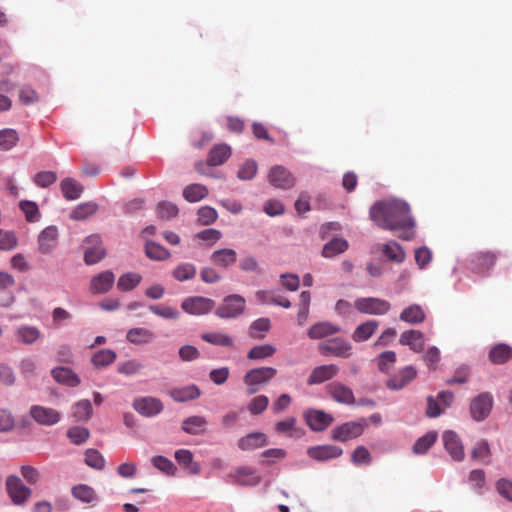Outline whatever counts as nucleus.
I'll list each match as a JSON object with an SVG mask.
<instances>
[{
	"instance_id": "nucleus-39",
	"label": "nucleus",
	"mask_w": 512,
	"mask_h": 512,
	"mask_svg": "<svg viewBox=\"0 0 512 512\" xmlns=\"http://www.w3.org/2000/svg\"><path fill=\"white\" fill-rule=\"evenodd\" d=\"M98 204L88 201L77 205L71 212L70 218L76 221L86 220L98 211Z\"/></svg>"
},
{
	"instance_id": "nucleus-62",
	"label": "nucleus",
	"mask_w": 512,
	"mask_h": 512,
	"mask_svg": "<svg viewBox=\"0 0 512 512\" xmlns=\"http://www.w3.org/2000/svg\"><path fill=\"white\" fill-rule=\"evenodd\" d=\"M143 364L136 359L127 360L118 364L117 370L120 374L130 376L138 373Z\"/></svg>"
},
{
	"instance_id": "nucleus-18",
	"label": "nucleus",
	"mask_w": 512,
	"mask_h": 512,
	"mask_svg": "<svg viewBox=\"0 0 512 512\" xmlns=\"http://www.w3.org/2000/svg\"><path fill=\"white\" fill-rule=\"evenodd\" d=\"M444 447L453 460L462 461L464 459V448L458 437L453 431H445L442 435Z\"/></svg>"
},
{
	"instance_id": "nucleus-37",
	"label": "nucleus",
	"mask_w": 512,
	"mask_h": 512,
	"mask_svg": "<svg viewBox=\"0 0 512 512\" xmlns=\"http://www.w3.org/2000/svg\"><path fill=\"white\" fill-rule=\"evenodd\" d=\"M236 251L230 248L216 250L211 255V260L215 265L227 268L236 262Z\"/></svg>"
},
{
	"instance_id": "nucleus-41",
	"label": "nucleus",
	"mask_w": 512,
	"mask_h": 512,
	"mask_svg": "<svg viewBox=\"0 0 512 512\" xmlns=\"http://www.w3.org/2000/svg\"><path fill=\"white\" fill-rule=\"evenodd\" d=\"M266 445V436L263 433L255 432L242 437L238 446L241 450H253Z\"/></svg>"
},
{
	"instance_id": "nucleus-59",
	"label": "nucleus",
	"mask_w": 512,
	"mask_h": 512,
	"mask_svg": "<svg viewBox=\"0 0 512 512\" xmlns=\"http://www.w3.org/2000/svg\"><path fill=\"white\" fill-rule=\"evenodd\" d=\"M256 296L258 299H260L262 302H272L275 305L281 306L283 308H290L291 302L284 296L281 295H274L270 292L265 291H258L256 293Z\"/></svg>"
},
{
	"instance_id": "nucleus-46",
	"label": "nucleus",
	"mask_w": 512,
	"mask_h": 512,
	"mask_svg": "<svg viewBox=\"0 0 512 512\" xmlns=\"http://www.w3.org/2000/svg\"><path fill=\"white\" fill-rule=\"evenodd\" d=\"M208 195V189L206 186L195 183L190 184L183 190V197L188 202H198Z\"/></svg>"
},
{
	"instance_id": "nucleus-43",
	"label": "nucleus",
	"mask_w": 512,
	"mask_h": 512,
	"mask_svg": "<svg viewBox=\"0 0 512 512\" xmlns=\"http://www.w3.org/2000/svg\"><path fill=\"white\" fill-rule=\"evenodd\" d=\"M347 248L348 243L346 240L341 238H334L324 245L322 255L326 258H332L345 252Z\"/></svg>"
},
{
	"instance_id": "nucleus-5",
	"label": "nucleus",
	"mask_w": 512,
	"mask_h": 512,
	"mask_svg": "<svg viewBox=\"0 0 512 512\" xmlns=\"http://www.w3.org/2000/svg\"><path fill=\"white\" fill-rule=\"evenodd\" d=\"M367 426L368 424L365 419L346 422L335 427L332 430L331 437L335 441L346 442L361 436Z\"/></svg>"
},
{
	"instance_id": "nucleus-22",
	"label": "nucleus",
	"mask_w": 512,
	"mask_h": 512,
	"mask_svg": "<svg viewBox=\"0 0 512 512\" xmlns=\"http://www.w3.org/2000/svg\"><path fill=\"white\" fill-rule=\"evenodd\" d=\"M343 450L334 445H319L310 447L307 454L310 458L317 461H327L330 459L338 458L342 455Z\"/></svg>"
},
{
	"instance_id": "nucleus-23",
	"label": "nucleus",
	"mask_w": 512,
	"mask_h": 512,
	"mask_svg": "<svg viewBox=\"0 0 512 512\" xmlns=\"http://www.w3.org/2000/svg\"><path fill=\"white\" fill-rule=\"evenodd\" d=\"M496 254L490 251L478 252L473 255L470 260L471 270L477 273H482L490 269L496 261Z\"/></svg>"
},
{
	"instance_id": "nucleus-7",
	"label": "nucleus",
	"mask_w": 512,
	"mask_h": 512,
	"mask_svg": "<svg viewBox=\"0 0 512 512\" xmlns=\"http://www.w3.org/2000/svg\"><path fill=\"white\" fill-rule=\"evenodd\" d=\"M5 485L8 495L15 505L25 504L32 494L31 489L25 486L18 476H8Z\"/></svg>"
},
{
	"instance_id": "nucleus-35",
	"label": "nucleus",
	"mask_w": 512,
	"mask_h": 512,
	"mask_svg": "<svg viewBox=\"0 0 512 512\" xmlns=\"http://www.w3.org/2000/svg\"><path fill=\"white\" fill-rule=\"evenodd\" d=\"M231 155V148L227 144L215 145L209 152L207 164L209 166L222 165Z\"/></svg>"
},
{
	"instance_id": "nucleus-61",
	"label": "nucleus",
	"mask_w": 512,
	"mask_h": 512,
	"mask_svg": "<svg viewBox=\"0 0 512 512\" xmlns=\"http://www.w3.org/2000/svg\"><path fill=\"white\" fill-rule=\"evenodd\" d=\"M269 404V399L266 395H258L250 401L248 411L252 415H259L264 412Z\"/></svg>"
},
{
	"instance_id": "nucleus-10",
	"label": "nucleus",
	"mask_w": 512,
	"mask_h": 512,
	"mask_svg": "<svg viewBox=\"0 0 512 512\" xmlns=\"http://www.w3.org/2000/svg\"><path fill=\"white\" fill-rule=\"evenodd\" d=\"M307 426L315 432L327 429L334 421L331 414L319 409H308L303 414Z\"/></svg>"
},
{
	"instance_id": "nucleus-38",
	"label": "nucleus",
	"mask_w": 512,
	"mask_h": 512,
	"mask_svg": "<svg viewBox=\"0 0 512 512\" xmlns=\"http://www.w3.org/2000/svg\"><path fill=\"white\" fill-rule=\"evenodd\" d=\"M378 328V322L375 320H368L356 327L352 334V339L355 342H364L372 337Z\"/></svg>"
},
{
	"instance_id": "nucleus-51",
	"label": "nucleus",
	"mask_w": 512,
	"mask_h": 512,
	"mask_svg": "<svg viewBox=\"0 0 512 512\" xmlns=\"http://www.w3.org/2000/svg\"><path fill=\"white\" fill-rule=\"evenodd\" d=\"M437 433L435 431L428 432L420 437L413 445V452L416 454H424L436 442Z\"/></svg>"
},
{
	"instance_id": "nucleus-11",
	"label": "nucleus",
	"mask_w": 512,
	"mask_h": 512,
	"mask_svg": "<svg viewBox=\"0 0 512 512\" xmlns=\"http://www.w3.org/2000/svg\"><path fill=\"white\" fill-rule=\"evenodd\" d=\"M227 481L241 486H255L260 483L261 477L253 467H238L227 476Z\"/></svg>"
},
{
	"instance_id": "nucleus-25",
	"label": "nucleus",
	"mask_w": 512,
	"mask_h": 512,
	"mask_svg": "<svg viewBox=\"0 0 512 512\" xmlns=\"http://www.w3.org/2000/svg\"><path fill=\"white\" fill-rule=\"evenodd\" d=\"M72 496L78 501L94 506L98 501L96 491L87 484H78L71 488Z\"/></svg>"
},
{
	"instance_id": "nucleus-17",
	"label": "nucleus",
	"mask_w": 512,
	"mask_h": 512,
	"mask_svg": "<svg viewBox=\"0 0 512 512\" xmlns=\"http://www.w3.org/2000/svg\"><path fill=\"white\" fill-rule=\"evenodd\" d=\"M268 179L272 186L280 189H290L295 184L293 175L285 167L279 165L271 168Z\"/></svg>"
},
{
	"instance_id": "nucleus-55",
	"label": "nucleus",
	"mask_w": 512,
	"mask_h": 512,
	"mask_svg": "<svg viewBox=\"0 0 512 512\" xmlns=\"http://www.w3.org/2000/svg\"><path fill=\"white\" fill-rule=\"evenodd\" d=\"M85 463L87 466L96 470H103L105 467L103 455L98 450L92 448L85 451Z\"/></svg>"
},
{
	"instance_id": "nucleus-32",
	"label": "nucleus",
	"mask_w": 512,
	"mask_h": 512,
	"mask_svg": "<svg viewBox=\"0 0 512 512\" xmlns=\"http://www.w3.org/2000/svg\"><path fill=\"white\" fill-rule=\"evenodd\" d=\"M296 422L295 417H288L278 421L275 424V431L288 437L300 438L303 436L304 432L301 428L296 427Z\"/></svg>"
},
{
	"instance_id": "nucleus-42",
	"label": "nucleus",
	"mask_w": 512,
	"mask_h": 512,
	"mask_svg": "<svg viewBox=\"0 0 512 512\" xmlns=\"http://www.w3.org/2000/svg\"><path fill=\"white\" fill-rule=\"evenodd\" d=\"M201 339L211 345L231 348L234 345V339L222 332H207L201 335Z\"/></svg>"
},
{
	"instance_id": "nucleus-26",
	"label": "nucleus",
	"mask_w": 512,
	"mask_h": 512,
	"mask_svg": "<svg viewBox=\"0 0 512 512\" xmlns=\"http://www.w3.org/2000/svg\"><path fill=\"white\" fill-rule=\"evenodd\" d=\"M54 380L60 384L76 387L80 384L78 375L67 367H56L51 371Z\"/></svg>"
},
{
	"instance_id": "nucleus-16",
	"label": "nucleus",
	"mask_w": 512,
	"mask_h": 512,
	"mask_svg": "<svg viewBox=\"0 0 512 512\" xmlns=\"http://www.w3.org/2000/svg\"><path fill=\"white\" fill-rule=\"evenodd\" d=\"M339 372V367L336 364H325L316 366L312 369L307 378V384L319 385L326 381L333 379Z\"/></svg>"
},
{
	"instance_id": "nucleus-29",
	"label": "nucleus",
	"mask_w": 512,
	"mask_h": 512,
	"mask_svg": "<svg viewBox=\"0 0 512 512\" xmlns=\"http://www.w3.org/2000/svg\"><path fill=\"white\" fill-rule=\"evenodd\" d=\"M15 336L17 341L25 345H32L41 338L42 333L35 326L21 325L15 329Z\"/></svg>"
},
{
	"instance_id": "nucleus-49",
	"label": "nucleus",
	"mask_w": 512,
	"mask_h": 512,
	"mask_svg": "<svg viewBox=\"0 0 512 512\" xmlns=\"http://www.w3.org/2000/svg\"><path fill=\"white\" fill-rule=\"evenodd\" d=\"M116 360V353L110 349H102L97 351L91 359L92 364L96 368L106 367Z\"/></svg>"
},
{
	"instance_id": "nucleus-44",
	"label": "nucleus",
	"mask_w": 512,
	"mask_h": 512,
	"mask_svg": "<svg viewBox=\"0 0 512 512\" xmlns=\"http://www.w3.org/2000/svg\"><path fill=\"white\" fill-rule=\"evenodd\" d=\"M142 281V276L135 272H129L121 275L117 281V288L127 292L136 288Z\"/></svg>"
},
{
	"instance_id": "nucleus-56",
	"label": "nucleus",
	"mask_w": 512,
	"mask_h": 512,
	"mask_svg": "<svg viewBox=\"0 0 512 512\" xmlns=\"http://www.w3.org/2000/svg\"><path fill=\"white\" fill-rule=\"evenodd\" d=\"M18 134L13 129H4L0 131V149L10 150L18 142Z\"/></svg>"
},
{
	"instance_id": "nucleus-40",
	"label": "nucleus",
	"mask_w": 512,
	"mask_h": 512,
	"mask_svg": "<svg viewBox=\"0 0 512 512\" xmlns=\"http://www.w3.org/2000/svg\"><path fill=\"white\" fill-rule=\"evenodd\" d=\"M381 250L384 256L392 262L402 263L405 260V251L396 241H389L383 244Z\"/></svg>"
},
{
	"instance_id": "nucleus-45",
	"label": "nucleus",
	"mask_w": 512,
	"mask_h": 512,
	"mask_svg": "<svg viewBox=\"0 0 512 512\" xmlns=\"http://www.w3.org/2000/svg\"><path fill=\"white\" fill-rule=\"evenodd\" d=\"M400 319L410 324H418L424 321L425 314L419 305H411L401 312Z\"/></svg>"
},
{
	"instance_id": "nucleus-19",
	"label": "nucleus",
	"mask_w": 512,
	"mask_h": 512,
	"mask_svg": "<svg viewBox=\"0 0 512 512\" xmlns=\"http://www.w3.org/2000/svg\"><path fill=\"white\" fill-rule=\"evenodd\" d=\"M58 235L56 226L46 227L38 236V251L44 255L51 253L57 245Z\"/></svg>"
},
{
	"instance_id": "nucleus-24",
	"label": "nucleus",
	"mask_w": 512,
	"mask_h": 512,
	"mask_svg": "<svg viewBox=\"0 0 512 512\" xmlns=\"http://www.w3.org/2000/svg\"><path fill=\"white\" fill-rule=\"evenodd\" d=\"M341 328L330 322H318L312 325L307 332V335L312 340L322 339L324 337L339 333Z\"/></svg>"
},
{
	"instance_id": "nucleus-54",
	"label": "nucleus",
	"mask_w": 512,
	"mask_h": 512,
	"mask_svg": "<svg viewBox=\"0 0 512 512\" xmlns=\"http://www.w3.org/2000/svg\"><path fill=\"white\" fill-rule=\"evenodd\" d=\"M270 326L271 323L268 318H259L250 325L249 334L252 338L263 339L264 333L269 331Z\"/></svg>"
},
{
	"instance_id": "nucleus-31",
	"label": "nucleus",
	"mask_w": 512,
	"mask_h": 512,
	"mask_svg": "<svg viewBox=\"0 0 512 512\" xmlns=\"http://www.w3.org/2000/svg\"><path fill=\"white\" fill-rule=\"evenodd\" d=\"M126 339L135 345H144L152 342L155 339V334L143 327H135L128 330Z\"/></svg>"
},
{
	"instance_id": "nucleus-30",
	"label": "nucleus",
	"mask_w": 512,
	"mask_h": 512,
	"mask_svg": "<svg viewBox=\"0 0 512 512\" xmlns=\"http://www.w3.org/2000/svg\"><path fill=\"white\" fill-rule=\"evenodd\" d=\"M61 192L66 200L72 201L80 198L84 187L75 179L67 177L60 183Z\"/></svg>"
},
{
	"instance_id": "nucleus-1",
	"label": "nucleus",
	"mask_w": 512,
	"mask_h": 512,
	"mask_svg": "<svg viewBox=\"0 0 512 512\" xmlns=\"http://www.w3.org/2000/svg\"><path fill=\"white\" fill-rule=\"evenodd\" d=\"M371 220L380 228L396 233L404 241L415 237V222L409 205L401 200L379 201L370 208Z\"/></svg>"
},
{
	"instance_id": "nucleus-13",
	"label": "nucleus",
	"mask_w": 512,
	"mask_h": 512,
	"mask_svg": "<svg viewBox=\"0 0 512 512\" xmlns=\"http://www.w3.org/2000/svg\"><path fill=\"white\" fill-rule=\"evenodd\" d=\"M133 408L144 417H153L160 414L164 408L160 399L155 397H138L133 401Z\"/></svg>"
},
{
	"instance_id": "nucleus-2",
	"label": "nucleus",
	"mask_w": 512,
	"mask_h": 512,
	"mask_svg": "<svg viewBox=\"0 0 512 512\" xmlns=\"http://www.w3.org/2000/svg\"><path fill=\"white\" fill-rule=\"evenodd\" d=\"M277 374L274 367L263 366L250 369L243 376V382L247 386L248 394H255L260 386L268 384Z\"/></svg>"
},
{
	"instance_id": "nucleus-6",
	"label": "nucleus",
	"mask_w": 512,
	"mask_h": 512,
	"mask_svg": "<svg viewBox=\"0 0 512 512\" xmlns=\"http://www.w3.org/2000/svg\"><path fill=\"white\" fill-rule=\"evenodd\" d=\"M84 262L87 265H94L106 256L101 237L98 234L88 236L84 242Z\"/></svg>"
},
{
	"instance_id": "nucleus-14",
	"label": "nucleus",
	"mask_w": 512,
	"mask_h": 512,
	"mask_svg": "<svg viewBox=\"0 0 512 512\" xmlns=\"http://www.w3.org/2000/svg\"><path fill=\"white\" fill-rule=\"evenodd\" d=\"M327 394L337 403L353 405L355 403L354 393L351 388L341 382H332L326 386Z\"/></svg>"
},
{
	"instance_id": "nucleus-50",
	"label": "nucleus",
	"mask_w": 512,
	"mask_h": 512,
	"mask_svg": "<svg viewBox=\"0 0 512 512\" xmlns=\"http://www.w3.org/2000/svg\"><path fill=\"white\" fill-rule=\"evenodd\" d=\"M276 353V348L270 344H263L254 346L247 353V358L250 360H262L272 357Z\"/></svg>"
},
{
	"instance_id": "nucleus-8",
	"label": "nucleus",
	"mask_w": 512,
	"mask_h": 512,
	"mask_svg": "<svg viewBox=\"0 0 512 512\" xmlns=\"http://www.w3.org/2000/svg\"><path fill=\"white\" fill-rule=\"evenodd\" d=\"M245 308V299L233 294L224 298L223 303L215 310V314L220 318H235L241 315Z\"/></svg>"
},
{
	"instance_id": "nucleus-28",
	"label": "nucleus",
	"mask_w": 512,
	"mask_h": 512,
	"mask_svg": "<svg viewBox=\"0 0 512 512\" xmlns=\"http://www.w3.org/2000/svg\"><path fill=\"white\" fill-rule=\"evenodd\" d=\"M399 342L401 345L409 346L414 352H421L424 349V335L419 330H408L401 334Z\"/></svg>"
},
{
	"instance_id": "nucleus-12",
	"label": "nucleus",
	"mask_w": 512,
	"mask_h": 512,
	"mask_svg": "<svg viewBox=\"0 0 512 512\" xmlns=\"http://www.w3.org/2000/svg\"><path fill=\"white\" fill-rule=\"evenodd\" d=\"M215 306V302L206 297L195 296L183 300L181 308L191 315H204L209 313Z\"/></svg>"
},
{
	"instance_id": "nucleus-3",
	"label": "nucleus",
	"mask_w": 512,
	"mask_h": 512,
	"mask_svg": "<svg viewBox=\"0 0 512 512\" xmlns=\"http://www.w3.org/2000/svg\"><path fill=\"white\" fill-rule=\"evenodd\" d=\"M318 351L323 356L349 358L353 354L352 344L344 338L335 337L318 344Z\"/></svg>"
},
{
	"instance_id": "nucleus-33",
	"label": "nucleus",
	"mask_w": 512,
	"mask_h": 512,
	"mask_svg": "<svg viewBox=\"0 0 512 512\" xmlns=\"http://www.w3.org/2000/svg\"><path fill=\"white\" fill-rule=\"evenodd\" d=\"M488 357L495 365L504 364L512 358V347L504 343L496 344L490 349Z\"/></svg>"
},
{
	"instance_id": "nucleus-34",
	"label": "nucleus",
	"mask_w": 512,
	"mask_h": 512,
	"mask_svg": "<svg viewBox=\"0 0 512 512\" xmlns=\"http://www.w3.org/2000/svg\"><path fill=\"white\" fill-rule=\"evenodd\" d=\"M207 426V420L203 416H190L183 420L182 430L190 435L202 434Z\"/></svg>"
},
{
	"instance_id": "nucleus-36",
	"label": "nucleus",
	"mask_w": 512,
	"mask_h": 512,
	"mask_svg": "<svg viewBox=\"0 0 512 512\" xmlns=\"http://www.w3.org/2000/svg\"><path fill=\"white\" fill-rule=\"evenodd\" d=\"M169 395L176 402H186L198 398L200 390L196 385H188L182 388L171 389Z\"/></svg>"
},
{
	"instance_id": "nucleus-27",
	"label": "nucleus",
	"mask_w": 512,
	"mask_h": 512,
	"mask_svg": "<svg viewBox=\"0 0 512 512\" xmlns=\"http://www.w3.org/2000/svg\"><path fill=\"white\" fill-rule=\"evenodd\" d=\"M174 457L189 474L198 475L200 473V465L193 461V453L190 450L179 449L175 452Z\"/></svg>"
},
{
	"instance_id": "nucleus-48",
	"label": "nucleus",
	"mask_w": 512,
	"mask_h": 512,
	"mask_svg": "<svg viewBox=\"0 0 512 512\" xmlns=\"http://www.w3.org/2000/svg\"><path fill=\"white\" fill-rule=\"evenodd\" d=\"M93 414V408L89 400H80L73 406L72 415L76 421H88Z\"/></svg>"
},
{
	"instance_id": "nucleus-21",
	"label": "nucleus",
	"mask_w": 512,
	"mask_h": 512,
	"mask_svg": "<svg viewBox=\"0 0 512 512\" xmlns=\"http://www.w3.org/2000/svg\"><path fill=\"white\" fill-rule=\"evenodd\" d=\"M416 376V369L413 366H407L387 380V387L392 390H401L413 381Z\"/></svg>"
},
{
	"instance_id": "nucleus-57",
	"label": "nucleus",
	"mask_w": 512,
	"mask_h": 512,
	"mask_svg": "<svg viewBox=\"0 0 512 512\" xmlns=\"http://www.w3.org/2000/svg\"><path fill=\"white\" fill-rule=\"evenodd\" d=\"M21 211L28 222H36L40 218L38 205L33 201H21L19 204Z\"/></svg>"
},
{
	"instance_id": "nucleus-20",
	"label": "nucleus",
	"mask_w": 512,
	"mask_h": 512,
	"mask_svg": "<svg viewBox=\"0 0 512 512\" xmlns=\"http://www.w3.org/2000/svg\"><path fill=\"white\" fill-rule=\"evenodd\" d=\"M114 281L115 275L112 271H103L92 278L90 291L93 294H105L112 288Z\"/></svg>"
},
{
	"instance_id": "nucleus-64",
	"label": "nucleus",
	"mask_w": 512,
	"mask_h": 512,
	"mask_svg": "<svg viewBox=\"0 0 512 512\" xmlns=\"http://www.w3.org/2000/svg\"><path fill=\"white\" fill-rule=\"evenodd\" d=\"M257 172V164L254 160L245 161L238 170L237 177L240 180H251Z\"/></svg>"
},
{
	"instance_id": "nucleus-15",
	"label": "nucleus",
	"mask_w": 512,
	"mask_h": 512,
	"mask_svg": "<svg viewBox=\"0 0 512 512\" xmlns=\"http://www.w3.org/2000/svg\"><path fill=\"white\" fill-rule=\"evenodd\" d=\"M30 416L40 425L52 426L61 419V414L49 407L33 405L30 408Z\"/></svg>"
},
{
	"instance_id": "nucleus-63",
	"label": "nucleus",
	"mask_w": 512,
	"mask_h": 512,
	"mask_svg": "<svg viewBox=\"0 0 512 512\" xmlns=\"http://www.w3.org/2000/svg\"><path fill=\"white\" fill-rule=\"evenodd\" d=\"M18 244L17 237L12 231H4L0 229V250L9 251L14 249Z\"/></svg>"
},
{
	"instance_id": "nucleus-4",
	"label": "nucleus",
	"mask_w": 512,
	"mask_h": 512,
	"mask_svg": "<svg viewBox=\"0 0 512 512\" xmlns=\"http://www.w3.org/2000/svg\"><path fill=\"white\" fill-rule=\"evenodd\" d=\"M354 307L362 314L385 315L391 309L387 300L376 297H363L354 301Z\"/></svg>"
},
{
	"instance_id": "nucleus-53",
	"label": "nucleus",
	"mask_w": 512,
	"mask_h": 512,
	"mask_svg": "<svg viewBox=\"0 0 512 512\" xmlns=\"http://www.w3.org/2000/svg\"><path fill=\"white\" fill-rule=\"evenodd\" d=\"M67 437L71 443L75 445H81L89 439L90 432L85 427L73 426L67 430Z\"/></svg>"
},
{
	"instance_id": "nucleus-47",
	"label": "nucleus",
	"mask_w": 512,
	"mask_h": 512,
	"mask_svg": "<svg viewBox=\"0 0 512 512\" xmlns=\"http://www.w3.org/2000/svg\"><path fill=\"white\" fill-rule=\"evenodd\" d=\"M146 256L152 260L163 261L170 257V252L162 245L148 241L145 245Z\"/></svg>"
},
{
	"instance_id": "nucleus-9",
	"label": "nucleus",
	"mask_w": 512,
	"mask_h": 512,
	"mask_svg": "<svg viewBox=\"0 0 512 512\" xmlns=\"http://www.w3.org/2000/svg\"><path fill=\"white\" fill-rule=\"evenodd\" d=\"M493 407V397L489 392H482L472 399L470 413L475 421L486 419Z\"/></svg>"
},
{
	"instance_id": "nucleus-60",
	"label": "nucleus",
	"mask_w": 512,
	"mask_h": 512,
	"mask_svg": "<svg viewBox=\"0 0 512 512\" xmlns=\"http://www.w3.org/2000/svg\"><path fill=\"white\" fill-rule=\"evenodd\" d=\"M149 310L164 319H177L180 315L177 309L167 305H150Z\"/></svg>"
},
{
	"instance_id": "nucleus-52",
	"label": "nucleus",
	"mask_w": 512,
	"mask_h": 512,
	"mask_svg": "<svg viewBox=\"0 0 512 512\" xmlns=\"http://www.w3.org/2000/svg\"><path fill=\"white\" fill-rule=\"evenodd\" d=\"M172 275L180 282L190 280L196 275V267L191 263H182L173 270Z\"/></svg>"
},
{
	"instance_id": "nucleus-58",
	"label": "nucleus",
	"mask_w": 512,
	"mask_h": 512,
	"mask_svg": "<svg viewBox=\"0 0 512 512\" xmlns=\"http://www.w3.org/2000/svg\"><path fill=\"white\" fill-rule=\"evenodd\" d=\"M153 466L167 475H174L176 467L173 462L167 457L157 455L151 459Z\"/></svg>"
}]
</instances>
